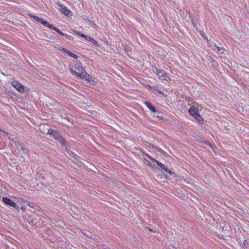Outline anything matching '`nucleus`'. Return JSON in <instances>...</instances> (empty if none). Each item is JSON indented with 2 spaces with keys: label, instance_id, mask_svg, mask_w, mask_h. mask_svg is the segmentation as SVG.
<instances>
[{
  "label": "nucleus",
  "instance_id": "f257e3e1",
  "mask_svg": "<svg viewBox=\"0 0 249 249\" xmlns=\"http://www.w3.org/2000/svg\"><path fill=\"white\" fill-rule=\"evenodd\" d=\"M11 84L16 90L21 93L25 92V90L27 89V87L24 86L17 80H13L11 82Z\"/></svg>",
  "mask_w": 249,
  "mask_h": 249
},
{
  "label": "nucleus",
  "instance_id": "f03ea898",
  "mask_svg": "<svg viewBox=\"0 0 249 249\" xmlns=\"http://www.w3.org/2000/svg\"><path fill=\"white\" fill-rule=\"evenodd\" d=\"M32 18L38 22L41 23L44 26H45L51 29H53V30L54 28H55V27H54L53 25L51 24L47 21L44 20L42 18H39L36 16H33Z\"/></svg>",
  "mask_w": 249,
  "mask_h": 249
},
{
  "label": "nucleus",
  "instance_id": "7ed1b4c3",
  "mask_svg": "<svg viewBox=\"0 0 249 249\" xmlns=\"http://www.w3.org/2000/svg\"><path fill=\"white\" fill-rule=\"evenodd\" d=\"M2 200L4 202V203H5L6 205L13 207L14 209H15V210L19 212V206L17 205V204L11 199L6 197H3L2 198Z\"/></svg>",
  "mask_w": 249,
  "mask_h": 249
},
{
  "label": "nucleus",
  "instance_id": "20e7f679",
  "mask_svg": "<svg viewBox=\"0 0 249 249\" xmlns=\"http://www.w3.org/2000/svg\"><path fill=\"white\" fill-rule=\"evenodd\" d=\"M154 162L157 164V165L162 170L166 171L167 173L171 175H173L174 174V173L172 172L171 170L169 169L167 167H166L163 164H162L160 161H158L157 160H155Z\"/></svg>",
  "mask_w": 249,
  "mask_h": 249
},
{
  "label": "nucleus",
  "instance_id": "39448f33",
  "mask_svg": "<svg viewBox=\"0 0 249 249\" xmlns=\"http://www.w3.org/2000/svg\"><path fill=\"white\" fill-rule=\"evenodd\" d=\"M70 71L72 75H74V76H76L77 77H79L80 79H85L87 75H88V76H89V75L88 74V73L86 71V73H80L77 72L76 71H74V70H73L71 69L70 70Z\"/></svg>",
  "mask_w": 249,
  "mask_h": 249
},
{
  "label": "nucleus",
  "instance_id": "423d86ee",
  "mask_svg": "<svg viewBox=\"0 0 249 249\" xmlns=\"http://www.w3.org/2000/svg\"><path fill=\"white\" fill-rule=\"evenodd\" d=\"M158 76H159V78L161 80L168 81L170 79L168 74L163 70H160Z\"/></svg>",
  "mask_w": 249,
  "mask_h": 249
},
{
  "label": "nucleus",
  "instance_id": "0eeeda50",
  "mask_svg": "<svg viewBox=\"0 0 249 249\" xmlns=\"http://www.w3.org/2000/svg\"><path fill=\"white\" fill-rule=\"evenodd\" d=\"M48 134L53 135L54 138L56 140L60 138L61 136L60 134L58 132L52 129H48Z\"/></svg>",
  "mask_w": 249,
  "mask_h": 249
},
{
  "label": "nucleus",
  "instance_id": "6e6552de",
  "mask_svg": "<svg viewBox=\"0 0 249 249\" xmlns=\"http://www.w3.org/2000/svg\"><path fill=\"white\" fill-rule=\"evenodd\" d=\"M58 6L60 7L61 12L66 16H69L71 11L65 6L62 4H59Z\"/></svg>",
  "mask_w": 249,
  "mask_h": 249
},
{
  "label": "nucleus",
  "instance_id": "1a4fd4ad",
  "mask_svg": "<svg viewBox=\"0 0 249 249\" xmlns=\"http://www.w3.org/2000/svg\"><path fill=\"white\" fill-rule=\"evenodd\" d=\"M53 30L55 31V32H56L57 33H58L61 36H65L66 38H67V39H68L69 40H73V37L72 36L62 33L59 29H58V28H57L56 27L54 28Z\"/></svg>",
  "mask_w": 249,
  "mask_h": 249
},
{
  "label": "nucleus",
  "instance_id": "9d476101",
  "mask_svg": "<svg viewBox=\"0 0 249 249\" xmlns=\"http://www.w3.org/2000/svg\"><path fill=\"white\" fill-rule=\"evenodd\" d=\"M144 104L151 112L154 113L158 112V110L149 102H144Z\"/></svg>",
  "mask_w": 249,
  "mask_h": 249
},
{
  "label": "nucleus",
  "instance_id": "9b49d317",
  "mask_svg": "<svg viewBox=\"0 0 249 249\" xmlns=\"http://www.w3.org/2000/svg\"><path fill=\"white\" fill-rule=\"evenodd\" d=\"M188 112L192 116H193V117H194L198 113V110L195 107H192L189 108Z\"/></svg>",
  "mask_w": 249,
  "mask_h": 249
},
{
  "label": "nucleus",
  "instance_id": "f8f14e48",
  "mask_svg": "<svg viewBox=\"0 0 249 249\" xmlns=\"http://www.w3.org/2000/svg\"><path fill=\"white\" fill-rule=\"evenodd\" d=\"M59 141L60 144L61 146H67L68 144V142L63 138L62 136H60V138L57 139Z\"/></svg>",
  "mask_w": 249,
  "mask_h": 249
},
{
  "label": "nucleus",
  "instance_id": "ddd939ff",
  "mask_svg": "<svg viewBox=\"0 0 249 249\" xmlns=\"http://www.w3.org/2000/svg\"><path fill=\"white\" fill-rule=\"evenodd\" d=\"M147 86L149 88H150L151 89H152L153 91H155L156 93H157L159 94L162 95H164V94L162 91L157 89L156 88H155L154 87H151L149 85H148Z\"/></svg>",
  "mask_w": 249,
  "mask_h": 249
},
{
  "label": "nucleus",
  "instance_id": "4468645a",
  "mask_svg": "<svg viewBox=\"0 0 249 249\" xmlns=\"http://www.w3.org/2000/svg\"><path fill=\"white\" fill-rule=\"evenodd\" d=\"M75 68L76 70H77L79 71L81 73H86V70L85 69L80 65V64H78L75 65Z\"/></svg>",
  "mask_w": 249,
  "mask_h": 249
},
{
  "label": "nucleus",
  "instance_id": "2eb2a0df",
  "mask_svg": "<svg viewBox=\"0 0 249 249\" xmlns=\"http://www.w3.org/2000/svg\"><path fill=\"white\" fill-rule=\"evenodd\" d=\"M196 121H197L198 122H199L200 124H203L204 122L203 118L199 115V113H198L194 117Z\"/></svg>",
  "mask_w": 249,
  "mask_h": 249
},
{
  "label": "nucleus",
  "instance_id": "dca6fc26",
  "mask_svg": "<svg viewBox=\"0 0 249 249\" xmlns=\"http://www.w3.org/2000/svg\"><path fill=\"white\" fill-rule=\"evenodd\" d=\"M140 151L147 158H148L149 159L151 160H152V161H153L154 162L155 160H156L155 158H153L151 156H150V155L148 154L147 153H145L143 149H141Z\"/></svg>",
  "mask_w": 249,
  "mask_h": 249
},
{
  "label": "nucleus",
  "instance_id": "f3484780",
  "mask_svg": "<svg viewBox=\"0 0 249 249\" xmlns=\"http://www.w3.org/2000/svg\"><path fill=\"white\" fill-rule=\"evenodd\" d=\"M214 47L217 49L218 51L221 53H224L225 49L221 47H219L216 44H214Z\"/></svg>",
  "mask_w": 249,
  "mask_h": 249
},
{
  "label": "nucleus",
  "instance_id": "a211bd4d",
  "mask_svg": "<svg viewBox=\"0 0 249 249\" xmlns=\"http://www.w3.org/2000/svg\"><path fill=\"white\" fill-rule=\"evenodd\" d=\"M149 146L150 147H152L153 149H155L156 150L159 151V152H161V149L159 148V147L157 146H155L153 144H151L150 143H149Z\"/></svg>",
  "mask_w": 249,
  "mask_h": 249
},
{
  "label": "nucleus",
  "instance_id": "6ab92c4d",
  "mask_svg": "<svg viewBox=\"0 0 249 249\" xmlns=\"http://www.w3.org/2000/svg\"><path fill=\"white\" fill-rule=\"evenodd\" d=\"M88 40L91 42L92 43H93V44L97 46H98L99 45L98 42L95 40H94L93 38H92L89 36V38L88 39Z\"/></svg>",
  "mask_w": 249,
  "mask_h": 249
},
{
  "label": "nucleus",
  "instance_id": "aec40b11",
  "mask_svg": "<svg viewBox=\"0 0 249 249\" xmlns=\"http://www.w3.org/2000/svg\"><path fill=\"white\" fill-rule=\"evenodd\" d=\"M160 71V70L156 68V67H152V71L154 73L156 74V75H158V74L159 73Z\"/></svg>",
  "mask_w": 249,
  "mask_h": 249
},
{
  "label": "nucleus",
  "instance_id": "412c9836",
  "mask_svg": "<svg viewBox=\"0 0 249 249\" xmlns=\"http://www.w3.org/2000/svg\"><path fill=\"white\" fill-rule=\"evenodd\" d=\"M21 150L22 151V154L26 155V154H27L28 153V150L26 148H25L22 146L21 147Z\"/></svg>",
  "mask_w": 249,
  "mask_h": 249
},
{
  "label": "nucleus",
  "instance_id": "4be33fe9",
  "mask_svg": "<svg viewBox=\"0 0 249 249\" xmlns=\"http://www.w3.org/2000/svg\"><path fill=\"white\" fill-rule=\"evenodd\" d=\"M79 36L82 37V38H84L85 39L88 40V39L89 38V36H86L85 35L83 34H82L80 33V34H79Z\"/></svg>",
  "mask_w": 249,
  "mask_h": 249
},
{
  "label": "nucleus",
  "instance_id": "5701e85b",
  "mask_svg": "<svg viewBox=\"0 0 249 249\" xmlns=\"http://www.w3.org/2000/svg\"><path fill=\"white\" fill-rule=\"evenodd\" d=\"M79 36L82 37V38H84L85 39L88 40V39L89 38V36H86L85 35L83 34H82L80 33V34H79Z\"/></svg>",
  "mask_w": 249,
  "mask_h": 249
},
{
  "label": "nucleus",
  "instance_id": "b1692460",
  "mask_svg": "<svg viewBox=\"0 0 249 249\" xmlns=\"http://www.w3.org/2000/svg\"><path fill=\"white\" fill-rule=\"evenodd\" d=\"M27 205H28L29 207H30L32 208H34V209H36V208H35L36 206H35V205L34 204H33V203H31V202H28V203H27Z\"/></svg>",
  "mask_w": 249,
  "mask_h": 249
},
{
  "label": "nucleus",
  "instance_id": "393cba45",
  "mask_svg": "<svg viewBox=\"0 0 249 249\" xmlns=\"http://www.w3.org/2000/svg\"><path fill=\"white\" fill-rule=\"evenodd\" d=\"M61 50L63 52H65V53H67L69 55V54L70 53H71L70 51H69V50H68L67 49H66L64 48H62Z\"/></svg>",
  "mask_w": 249,
  "mask_h": 249
},
{
  "label": "nucleus",
  "instance_id": "a878e982",
  "mask_svg": "<svg viewBox=\"0 0 249 249\" xmlns=\"http://www.w3.org/2000/svg\"><path fill=\"white\" fill-rule=\"evenodd\" d=\"M243 244L246 248H249V244L247 240H245L243 241Z\"/></svg>",
  "mask_w": 249,
  "mask_h": 249
},
{
  "label": "nucleus",
  "instance_id": "bb28decb",
  "mask_svg": "<svg viewBox=\"0 0 249 249\" xmlns=\"http://www.w3.org/2000/svg\"><path fill=\"white\" fill-rule=\"evenodd\" d=\"M201 142L204 143L206 145H210V143L207 141H206L205 140H201Z\"/></svg>",
  "mask_w": 249,
  "mask_h": 249
},
{
  "label": "nucleus",
  "instance_id": "cd10ccee",
  "mask_svg": "<svg viewBox=\"0 0 249 249\" xmlns=\"http://www.w3.org/2000/svg\"><path fill=\"white\" fill-rule=\"evenodd\" d=\"M73 32L75 34L78 35V36H79V34H80V33L78 32V31H77L75 30H73Z\"/></svg>",
  "mask_w": 249,
  "mask_h": 249
},
{
  "label": "nucleus",
  "instance_id": "c85d7f7f",
  "mask_svg": "<svg viewBox=\"0 0 249 249\" xmlns=\"http://www.w3.org/2000/svg\"><path fill=\"white\" fill-rule=\"evenodd\" d=\"M20 210H22L23 212H25L26 211V208L24 207H21Z\"/></svg>",
  "mask_w": 249,
  "mask_h": 249
},
{
  "label": "nucleus",
  "instance_id": "c756f323",
  "mask_svg": "<svg viewBox=\"0 0 249 249\" xmlns=\"http://www.w3.org/2000/svg\"><path fill=\"white\" fill-rule=\"evenodd\" d=\"M72 57L74 58L75 59H77L78 57V56L74 53Z\"/></svg>",
  "mask_w": 249,
  "mask_h": 249
},
{
  "label": "nucleus",
  "instance_id": "7c9ffc66",
  "mask_svg": "<svg viewBox=\"0 0 249 249\" xmlns=\"http://www.w3.org/2000/svg\"><path fill=\"white\" fill-rule=\"evenodd\" d=\"M124 50H125L126 52H129V49L128 47H124Z\"/></svg>",
  "mask_w": 249,
  "mask_h": 249
},
{
  "label": "nucleus",
  "instance_id": "2f4dec72",
  "mask_svg": "<svg viewBox=\"0 0 249 249\" xmlns=\"http://www.w3.org/2000/svg\"><path fill=\"white\" fill-rule=\"evenodd\" d=\"M145 160H146V161L147 162V164L149 166H151L150 161L149 160H146L145 159Z\"/></svg>",
  "mask_w": 249,
  "mask_h": 249
},
{
  "label": "nucleus",
  "instance_id": "473e14b6",
  "mask_svg": "<svg viewBox=\"0 0 249 249\" xmlns=\"http://www.w3.org/2000/svg\"><path fill=\"white\" fill-rule=\"evenodd\" d=\"M73 53H70L69 54V56H71V57H72L73 55Z\"/></svg>",
  "mask_w": 249,
  "mask_h": 249
},
{
  "label": "nucleus",
  "instance_id": "72a5a7b5",
  "mask_svg": "<svg viewBox=\"0 0 249 249\" xmlns=\"http://www.w3.org/2000/svg\"><path fill=\"white\" fill-rule=\"evenodd\" d=\"M86 80H87V81H89V79H88V78H86Z\"/></svg>",
  "mask_w": 249,
  "mask_h": 249
}]
</instances>
